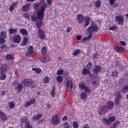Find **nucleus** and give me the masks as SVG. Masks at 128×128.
Masks as SVG:
<instances>
[{
  "instance_id": "obj_11",
  "label": "nucleus",
  "mask_w": 128,
  "mask_h": 128,
  "mask_svg": "<svg viewBox=\"0 0 128 128\" xmlns=\"http://www.w3.org/2000/svg\"><path fill=\"white\" fill-rule=\"evenodd\" d=\"M22 40V36L20 35H16L13 38V42L16 44H20Z\"/></svg>"
},
{
  "instance_id": "obj_59",
  "label": "nucleus",
  "mask_w": 128,
  "mask_h": 128,
  "mask_svg": "<svg viewBox=\"0 0 128 128\" xmlns=\"http://www.w3.org/2000/svg\"><path fill=\"white\" fill-rule=\"evenodd\" d=\"M47 2V5L48 6H52V0H46Z\"/></svg>"
},
{
  "instance_id": "obj_32",
  "label": "nucleus",
  "mask_w": 128,
  "mask_h": 128,
  "mask_svg": "<svg viewBox=\"0 0 128 128\" xmlns=\"http://www.w3.org/2000/svg\"><path fill=\"white\" fill-rule=\"evenodd\" d=\"M80 52H82V51H80V50L77 49V50H74L72 54H73V56H78V54H80Z\"/></svg>"
},
{
  "instance_id": "obj_47",
  "label": "nucleus",
  "mask_w": 128,
  "mask_h": 128,
  "mask_svg": "<svg viewBox=\"0 0 128 128\" xmlns=\"http://www.w3.org/2000/svg\"><path fill=\"white\" fill-rule=\"evenodd\" d=\"M38 16H36L34 15H33L32 17H31V20L33 22H35L36 20H38Z\"/></svg>"
},
{
  "instance_id": "obj_10",
  "label": "nucleus",
  "mask_w": 128,
  "mask_h": 128,
  "mask_svg": "<svg viewBox=\"0 0 128 128\" xmlns=\"http://www.w3.org/2000/svg\"><path fill=\"white\" fill-rule=\"evenodd\" d=\"M51 124L54 126H56V124H59L58 116L56 115L53 116L51 120Z\"/></svg>"
},
{
  "instance_id": "obj_43",
  "label": "nucleus",
  "mask_w": 128,
  "mask_h": 128,
  "mask_svg": "<svg viewBox=\"0 0 128 128\" xmlns=\"http://www.w3.org/2000/svg\"><path fill=\"white\" fill-rule=\"evenodd\" d=\"M43 80L45 84H48L50 82V78L48 76H46L45 78H44Z\"/></svg>"
},
{
  "instance_id": "obj_16",
  "label": "nucleus",
  "mask_w": 128,
  "mask_h": 128,
  "mask_svg": "<svg viewBox=\"0 0 128 128\" xmlns=\"http://www.w3.org/2000/svg\"><path fill=\"white\" fill-rule=\"evenodd\" d=\"M102 71V66H96L93 70L94 74H100V72Z\"/></svg>"
},
{
  "instance_id": "obj_51",
  "label": "nucleus",
  "mask_w": 128,
  "mask_h": 128,
  "mask_svg": "<svg viewBox=\"0 0 128 128\" xmlns=\"http://www.w3.org/2000/svg\"><path fill=\"white\" fill-rule=\"evenodd\" d=\"M128 90V86H124L122 89V92H126Z\"/></svg>"
},
{
  "instance_id": "obj_40",
  "label": "nucleus",
  "mask_w": 128,
  "mask_h": 128,
  "mask_svg": "<svg viewBox=\"0 0 128 128\" xmlns=\"http://www.w3.org/2000/svg\"><path fill=\"white\" fill-rule=\"evenodd\" d=\"M87 96H88V94L84 92L80 94L81 100H84V98H86Z\"/></svg>"
},
{
  "instance_id": "obj_1",
  "label": "nucleus",
  "mask_w": 128,
  "mask_h": 128,
  "mask_svg": "<svg viewBox=\"0 0 128 128\" xmlns=\"http://www.w3.org/2000/svg\"><path fill=\"white\" fill-rule=\"evenodd\" d=\"M87 32L89 35L82 40L83 42H86V40H90V38H92V32H98V26L96 24V23H92L91 26L88 28Z\"/></svg>"
},
{
  "instance_id": "obj_46",
  "label": "nucleus",
  "mask_w": 128,
  "mask_h": 128,
  "mask_svg": "<svg viewBox=\"0 0 128 128\" xmlns=\"http://www.w3.org/2000/svg\"><path fill=\"white\" fill-rule=\"evenodd\" d=\"M84 92H86V94H90V88L88 86H86L85 88L84 89Z\"/></svg>"
},
{
  "instance_id": "obj_27",
  "label": "nucleus",
  "mask_w": 128,
  "mask_h": 128,
  "mask_svg": "<svg viewBox=\"0 0 128 128\" xmlns=\"http://www.w3.org/2000/svg\"><path fill=\"white\" fill-rule=\"evenodd\" d=\"M0 80H4L6 78V75L5 72H0Z\"/></svg>"
},
{
  "instance_id": "obj_62",
  "label": "nucleus",
  "mask_w": 128,
  "mask_h": 128,
  "mask_svg": "<svg viewBox=\"0 0 128 128\" xmlns=\"http://www.w3.org/2000/svg\"><path fill=\"white\" fill-rule=\"evenodd\" d=\"M8 48V46H6V44H4L0 46V48H2V50H4V48Z\"/></svg>"
},
{
  "instance_id": "obj_9",
  "label": "nucleus",
  "mask_w": 128,
  "mask_h": 128,
  "mask_svg": "<svg viewBox=\"0 0 128 128\" xmlns=\"http://www.w3.org/2000/svg\"><path fill=\"white\" fill-rule=\"evenodd\" d=\"M22 82L24 86H30L34 84L32 80H30V79H25Z\"/></svg>"
},
{
  "instance_id": "obj_7",
  "label": "nucleus",
  "mask_w": 128,
  "mask_h": 128,
  "mask_svg": "<svg viewBox=\"0 0 128 128\" xmlns=\"http://www.w3.org/2000/svg\"><path fill=\"white\" fill-rule=\"evenodd\" d=\"M38 35L40 40H44L46 38V34H44V30L41 28L38 29Z\"/></svg>"
},
{
  "instance_id": "obj_45",
  "label": "nucleus",
  "mask_w": 128,
  "mask_h": 128,
  "mask_svg": "<svg viewBox=\"0 0 128 128\" xmlns=\"http://www.w3.org/2000/svg\"><path fill=\"white\" fill-rule=\"evenodd\" d=\"M72 126L74 128H78V122H72Z\"/></svg>"
},
{
  "instance_id": "obj_23",
  "label": "nucleus",
  "mask_w": 128,
  "mask_h": 128,
  "mask_svg": "<svg viewBox=\"0 0 128 128\" xmlns=\"http://www.w3.org/2000/svg\"><path fill=\"white\" fill-rule=\"evenodd\" d=\"M0 36L1 38H8V32L6 31H2L0 33Z\"/></svg>"
},
{
  "instance_id": "obj_20",
  "label": "nucleus",
  "mask_w": 128,
  "mask_h": 128,
  "mask_svg": "<svg viewBox=\"0 0 128 128\" xmlns=\"http://www.w3.org/2000/svg\"><path fill=\"white\" fill-rule=\"evenodd\" d=\"M34 102H36V99L32 98L31 100L26 102V103L25 104V107L28 108L30 106V104H34Z\"/></svg>"
},
{
  "instance_id": "obj_39",
  "label": "nucleus",
  "mask_w": 128,
  "mask_h": 128,
  "mask_svg": "<svg viewBox=\"0 0 128 128\" xmlns=\"http://www.w3.org/2000/svg\"><path fill=\"white\" fill-rule=\"evenodd\" d=\"M114 50L117 52H122V48H120V47L118 46H114Z\"/></svg>"
},
{
  "instance_id": "obj_38",
  "label": "nucleus",
  "mask_w": 128,
  "mask_h": 128,
  "mask_svg": "<svg viewBox=\"0 0 128 128\" xmlns=\"http://www.w3.org/2000/svg\"><path fill=\"white\" fill-rule=\"evenodd\" d=\"M56 86H52V90H51V96L52 98H54L56 96V92H54V91L56 90Z\"/></svg>"
},
{
  "instance_id": "obj_61",
  "label": "nucleus",
  "mask_w": 128,
  "mask_h": 128,
  "mask_svg": "<svg viewBox=\"0 0 128 128\" xmlns=\"http://www.w3.org/2000/svg\"><path fill=\"white\" fill-rule=\"evenodd\" d=\"M92 56L93 58H94V60H96V58H98V54H92Z\"/></svg>"
},
{
  "instance_id": "obj_64",
  "label": "nucleus",
  "mask_w": 128,
  "mask_h": 128,
  "mask_svg": "<svg viewBox=\"0 0 128 128\" xmlns=\"http://www.w3.org/2000/svg\"><path fill=\"white\" fill-rule=\"evenodd\" d=\"M84 128H90V126H88V124H85L84 126Z\"/></svg>"
},
{
  "instance_id": "obj_54",
  "label": "nucleus",
  "mask_w": 128,
  "mask_h": 128,
  "mask_svg": "<svg viewBox=\"0 0 128 128\" xmlns=\"http://www.w3.org/2000/svg\"><path fill=\"white\" fill-rule=\"evenodd\" d=\"M120 99H118V98H115V104H117L118 106H120Z\"/></svg>"
},
{
  "instance_id": "obj_14",
  "label": "nucleus",
  "mask_w": 128,
  "mask_h": 128,
  "mask_svg": "<svg viewBox=\"0 0 128 128\" xmlns=\"http://www.w3.org/2000/svg\"><path fill=\"white\" fill-rule=\"evenodd\" d=\"M110 110H112L114 108V102L112 100H108L107 102V106H106Z\"/></svg>"
},
{
  "instance_id": "obj_60",
  "label": "nucleus",
  "mask_w": 128,
  "mask_h": 128,
  "mask_svg": "<svg viewBox=\"0 0 128 128\" xmlns=\"http://www.w3.org/2000/svg\"><path fill=\"white\" fill-rule=\"evenodd\" d=\"M120 44H122V46H126V43L124 41H120Z\"/></svg>"
},
{
  "instance_id": "obj_28",
  "label": "nucleus",
  "mask_w": 128,
  "mask_h": 128,
  "mask_svg": "<svg viewBox=\"0 0 128 128\" xmlns=\"http://www.w3.org/2000/svg\"><path fill=\"white\" fill-rule=\"evenodd\" d=\"M41 52L42 56H46L48 53V50H46V46H44L41 49Z\"/></svg>"
},
{
  "instance_id": "obj_42",
  "label": "nucleus",
  "mask_w": 128,
  "mask_h": 128,
  "mask_svg": "<svg viewBox=\"0 0 128 128\" xmlns=\"http://www.w3.org/2000/svg\"><path fill=\"white\" fill-rule=\"evenodd\" d=\"M120 124V121H116V122L110 128H116V126Z\"/></svg>"
},
{
  "instance_id": "obj_21",
  "label": "nucleus",
  "mask_w": 128,
  "mask_h": 128,
  "mask_svg": "<svg viewBox=\"0 0 128 128\" xmlns=\"http://www.w3.org/2000/svg\"><path fill=\"white\" fill-rule=\"evenodd\" d=\"M28 37L25 36L21 42V46H24L28 44Z\"/></svg>"
},
{
  "instance_id": "obj_3",
  "label": "nucleus",
  "mask_w": 128,
  "mask_h": 128,
  "mask_svg": "<svg viewBox=\"0 0 128 128\" xmlns=\"http://www.w3.org/2000/svg\"><path fill=\"white\" fill-rule=\"evenodd\" d=\"M26 54V56L28 58H34V56H36V52L34 51V47L32 46H30Z\"/></svg>"
},
{
  "instance_id": "obj_26",
  "label": "nucleus",
  "mask_w": 128,
  "mask_h": 128,
  "mask_svg": "<svg viewBox=\"0 0 128 128\" xmlns=\"http://www.w3.org/2000/svg\"><path fill=\"white\" fill-rule=\"evenodd\" d=\"M17 4L16 2H14L10 6V8H9V10L10 12H14V10L16 8V6Z\"/></svg>"
},
{
  "instance_id": "obj_6",
  "label": "nucleus",
  "mask_w": 128,
  "mask_h": 128,
  "mask_svg": "<svg viewBox=\"0 0 128 128\" xmlns=\"http://www.w3.org/2000/svg\"><path fill=\"white\" fill-rule=\"evenodd\" d=\"M37 16L39 20V21H37L36 22V26L38 28V30H39V28H40V27L42 26V18H44V14H43L42 16H40V17H39L38 13L37 12Z\"/></svg>"
},
{
  "instance_id": "obj_29",
  "label": "nucleus",
  "mask_w": 128,
  "mask_h": 128,
  "mask_svg": "<svg viewBox=\"0 0 128 128\" xmlns=\"http://www.w3.org/2000/svg\"><path fill=\"white\" fill-rule=\"evenodd\" d=\"M85 24L84 25V26H85V28H86V26H88V24H90V18L89 16H86L85 18Z\"/></svg>"
},
{
  "instance_id": "obj_50",
  "label": "nucleus",
  "mask_w": 128,
  "mask_h": 128,
  "mask_svg": "<svg viewBox=\"0 0 128 128\" xmlns=\"http://www.w3.org/2000/svg\"><path fill=\"white\" fill-rule=\"evenodd\" d=\"M103 122H106V124H110V122L109 119H107L106 118H103Z\"/></svg>"
},
{
  "instance_id": "obj_48",
  "label": "nucleus",
  "mask_w": 128,
  "mask_h": 128,
  "mask_svg": "<svg viewBox=\"0 0 128 128\" xmlns=\"http://www.w3.org/2000/svg\"><path fill=\"white\" fill-rule=\"evenodd\" d=\"M8 106L10 108L12 109L14 108V102H9Z\"/></svg>"
},
{
  "instance_id": "obj_55",
  "label": "nucleus",
  "mask_w": 128,
  "mask_h": 128,
  "mask_svg": "<svg viewBox=\"0 0 128 128\" xmlns=\"http://www.w3.org/2000/svg\"><path fill=\"white\" fill-rule=\"evenodd\" d=\"M32 70H35L37 74H40V72H42V70L40 68H38L37 69L36 68H33Z\"/></svg>"
},
{
  "instance_id": "obj_56",
  "label": "nucleus",
  "mask_w": 128,
  "mask_h": 128,
  "mask_svg": "<svg viewBox=\"0 0 128 128\" xmlns=\"http://www.w3.org/2000/svg\"><path fill=\"white\" fill-rule=\"evenodd\" d=\"M62 127L64 128H70V125L68 124V122H66L62 124Z\"/></svg>"
},
{
  "instance_id": "obj_2",
  "label": "nucleus",
  "mask_w": 128,
  "mask_h": 128,
  "mask_svg": "<svg viewBox=\"0 0 128 128\" xmlns=\"http://www.w3.org/2000/svg\"><path fill=\"white\" fill-rule=\"evenodd\" d=\"M40 4H41L42 6L39 8L38 10L37 11V12L38 13V16H39V18L44 16L46 8H48V4L44 0H40Z\"/></svg>"
},
{
  "instance_id": "obj_33",
  "label": "nucleus",
  "mask_w": 128,
  "mask_h": 128,
  "mask_svg": "<svg viewBox=\"0 0 128 128\" xmlns=\"http://www.w3.org/2000/svg\"><path fill=\"white\" fill-rule=\"evenodd\" d=\"M24 128H32V124L30 122H27L24 125Z\"/></svg>"
},
{
  "instance_id": "obj_15",
  "label": "nucleus",
  "mask_w": 128,
  "mask_h": 128,
  "mask_svg": "<svg viewBox=\"0 0 128 128\" xmlns=\"http://www.w3.org/2000/svg\"><path fill=\"white\" fill-rule=\"evenodd\" d=\"M0 118L3 122H6L8 120V116L2 111L0 110Z\"/></svg>"
},
{
  "instance_id": "obj_63",
  "label": "nucleus",
  "mask_w": 128,
  "mask_h": 128,
  "mask_svg": "<svg viewBox=\"0 0 128 128\" xmlns=\"http://www.w3.org/2000/svg\"><path fill=\"white\" fill-rule=\"evenodd\" d=\"M110 4L111 6H112L114 4V0H110Z\"/></svg>"
},
{
  "instance_id": "obj_31",
  "label": "nucleus",
  "mask_w": 128,
  "mask_h": 128,
  "mask_svg": "<svg viewBox=\"0 0 128 128\" xmlns=\"http://www.w3.org/2000/svg\"><path fill=\"white\" fill-rule=\"evenodd\" d=\"M118 72L116 70H114L111 73L110 76L112 78H118Z\"/></svg>"
},
{
  "instance_id": "obj_8",
  "label": "nucleus",
  "mask_w": 128,
  "mask_h": 128,
  "mask_svg": "<svg viewBox=\"0 0 128 128\" xmlns=\"http://www.w3.org/2000/svg\"><path fill=\"white\" fill-rule=\"evenodd\" d=\"M24 84L23 82L21 83H18L17 86H15L14 87V90H17L18 92H22L24 88Z\"/></svg>"
},
{
  "instance_id": "obj_34",
  "label": "nucleus",
  "mask_w": 128,
  "mask_h": 128,
  "mask_svg": "<svg viewBox=\"0 0 128 128\" xmlns=\"http://www.w3.org/2000/svg\"><path fill=\"white\" fill-rule=\"evenodd\" d=\"M96 7L98 8H100V6H102V1L100 0H98L95 2Z\"/></svg>"
},
{
  "instance_id": "obj_12",
  "label": "nucleus",
  "mask_w": 128,
  "mask_h": 128,
  "mask_svg": "<svg viewBox=\"0 0 128 128\" xmlns=\"http://www.w3.org/2000/svg\"><path fill=\"white\" fill-rule=\"evenodd\" d=\"M115 20L118 22V24H124V17L122 16H116Z\"/></svg>"
},
{
  "instance_id": "obj_53",
  "label": "nucleus",
  "mask_w": 128,
  "mask_h": 128,
  "mask_svg": "<svg viewBox=\"0 0 128 128\" xmlns=\"http://www.w3.org/2000/svg\"><path fill=\"white\" fill-rule=\"evenodd\" d=\"M108 120H109L110 122H114V120H116V118L114 116H112L109 118Z\"/></svg>"
},
{
  "instance_id": "obj_13",
  "label": "nucleus",
  "mask_w": 128,
  "mask_h": 128,
  "mask_svg": "<svg viewBox=\"0 0 128 128\" xmlns=\"http://www.w3.org/2000/svg\"><path fill=\"white\" fill-rule=\"evenodd\" d=\"M42 118V114L40 113H38L32 116V119L33 120H35V121L40 120Z\"/></svg>"
},
{
  "instance_id": "obj_37",
  "label": "nucleus",
  "mask_w": 128,
  "mask_h": 128,
  "mask_svg": "<svg viewBox=\"0 0 128 128\" xmlns=\"http://www.w3.org/2000/svg\"><path fill=\"white\" fill-rule=\"evenodd\" d=\"M114 96H116V98H118V99H122V94L120 93V92H116L114 94Z\"/></svg>"
},
{
  "instance_id": "obj_30",
  "label": "nucleus",
  "mask_w": 128,
  "mask_h": 128,
  "mask_svg": "<svg viewBox=\"0 0 128 128\" xmlns=\"http://www.w3.org/2000/svg\"><path fill=\"white\" fill-rule=\"evenodd\" d=\"M20 34H22L23 36H28V30L24 28H22L20 30Z\"/></svg>"
},
{
  "instance_id": "obj_5",
  "label": "nucleus",
  "mask_w": 128,
  "mask_h": 128,
  "mask_svg": "<svg viewBox=\"0 0 128 128\" xmlns=\"http://www.w3.org/2000/svg\"><path fill=\"white\" fill-rule=\"evenodd\" d=\"M108 110H110L108 109V106H104L100 107L98 114L102 116V114H106L108 112Z\"/></svg>"
},
{
  "instance_id": "obj_24",
  "label": "nucleus",
  "mask_w": 128,
  "mask_h": 128,
  "mask_svg": "<svg viewBox=\"0 0 128 128\" xmlns=\"http://www.w3.org/2000/svg\"><path fill=\"white\" fill-rule=\"evenodd\" d=\"M77 20H78V24H82L84 21V16L82 14H79L77 16Z\"/></svg>"
},
{
  "instance_id": "obj_4",
  "label": "nucleus",
  "mask_w": 128,
  "mask_h": 128,
  "mask_svg": "<svg viewBox=\"0 0 128 128\" xmlns=\"http://www.w3.org/2000/svg\"><path fill=\"white\" fill-rule=\"evenodd\" d=\"M92 62H88L82 71V74L86 76V74H90V70H88V68H92Z\"/></svg>"
},
{
  "instance_id": "obj_17",
  "label": "nucleus",
  "mask_w": 128,
  "mask_h": 128,
  "mask_svg": "<svg viewBox=\"0 0 128 128\" xmlns=\"http://www.w3.org/2000/svg\"><path fill=\"white\" fill-rule=\"evenodd\" d=\"M30 4L27 3L26 5H24L22 6V10L23 12H28L30 10Z\"/></svg>"
},
{
  "instance_id": "obj_19",
  "label": "nucleus",
  "mask_w": 128,
  "mask_h": 128,
  "mask_svg": "<svg viewBox=\"0 0 128 128\" xmlns=\"http://www.w3.org/2000/svg\"><path fill=\"white\" fill-rule=\"evenodd\" d=\"M40 62L42 64H46V62H50V56H46L45 57L42 58L40 59Z\"/></svg>"
},
{
  "instance_id": "obj_35",
  "label": "nucleus",
  "mask_w": 128,
  "mask_h": 128,
  "mask_svg": "<svg viewBox=\"0 0 128 128\" xmlns=\"http://www.w3.org/2000/svg\"><path fill=\"white\" fill-rule=\"evenodd\" d=\"M86 84L84 82H81L80 83L79 88L80 90H84L86 88Z\"/></svg>"
},
{
  "instance_id": "obj_57",
  "label": "nucleus",
  "mask_w": 128,
  "mask_h": 128,
  "mask_svg": "<svg viewBox=\"0 0 128 128\" xmlns=\"http://www.w3.org/2000/svg\"><path fill=\"white\" fill-rule=\"evenodd\" d=\"M6 42V40L4 38H0V44L2 46Z\"/></svg>"
},
{
  "instance_id": "obj_49",
  "label": "nucleus",
  "mask_w": 128,
  "mask_h": 128,
  "mask_svg": "<svg viewBox=\"0 0 128 128\" xmlns=\"http://www.w3.org/2000/svg\"><path fill=\"white\" fill-rule=\"evenodd\" d=\"M23 16L25 18L28 20H30V15H28V13H25Z\"/></svg>"
},
{
  "instance_id": "obj_25",
  "label": "nucleus",
  "mask_w": 128,
  "mask_h": 128,
  "mask_svg": "<svg viewBox=\"0 0 128 128\" xmlns=\"http://www.w3.org/2000/svg\"><path fill=\"white\" fill-rule=\"evenodd\" d=\"M9 34L10 35L14 34H16L18 32V28H10L8 30Z\"/></svg>"
},
{
  "instance_id": "obj_18",
  "label": "nucleus",
  "mask_w": 128,
  "mask_h": 128,
  "mask_svg": "<svg viewBox=\"0 0 128 128\" xmlns=\"http://www.w3.org/2000/svg\"><path fill=\"white\" fill-rule=\"evenodd\" d=\"M66 88L68 92H70L72 90V80H69L68 82Z\"/></svg>"
},
{
  "instance_id": "obj_36",
  "label": "nucleus",
  "mask_w": 128,
  "mask_h": 128,
  "mask_svg": "<svg viewBox=\"0 0 128 128\" xmlns=\"http://www.w3.org/2000/svg\"><path fill=\"white\" fill-rule=\"evenodd\" d=\"M40 4V3L39 2H36L35 4L33 5V8H34V10H38V8Z\"/></svg>"
},
{
  "instance_id": "obj_22",
  "label": "nucleus",
  "mask_w": 128,
  "mask_h": 128,
  "mask_svg": "<svg viewBox=\"0 0 128 128\" xmlns=\"http://www.w3.org/2000/svg\"><path fill=\"white\" fill-rule=\"evenodd\" d=\"M8 70V66L6 64H3L0 68V72H4Z\"/></svg>"
},
{
  "instance_id": "obj_41",
  "label": "nucleus",
  "mask_w": 128,
  "mask_h": 128,
  "mask_svg": "<svg viewBox=\"0 0 128 128\" xmlns=\"http://www.w3.org/2000/svg\"><path fill=\"white\" fill-rule=\"evenodd\" d=\"M6 60H14V56L10 54L6 55Z\"/></svg>"
},
{
  "instance_id": "obj_44",
  "label": "nucleus",
  "mask_w": 128,
  "mask_h": 128,
  "mask_svg": "<svg viewBox=\"0 0 128 128\" xmlns=\"http://www.w3.org/2000/svg\"><path fill=\"white\" fill-rule=\"evenodd\" d=\"M56 80L58 82H59V84L62 83V77L60 76H59L57 77L56 78Z\"/></svg>"
},
{
  "instance_id": "obj_52",
  "label": "nucleus",
  "mask_w": 128,
  "mask_h": 128,
  "mask_svg": "<svg viewBox=\"0 0 128 128\" xmlns=\"http://www.w3.org/2000/svg\"><path fill=\"white\" fill-rule=\"evenodd\" d=\"M109 30H118V26H112Z\"/></svg>"
},
{
  "instance_id": "obj_58",
  "label": "nucleus",
  "mask_w": 128,
  "mask_h": 128,
  "mask_svg": "<svg viewBox=\"0 0 128 128\" xmlns=\"http://www.w3.org/2000/svg\"><path fill=\"white\" fill-rule=\"evenodd\" d=\"M64 74V70H60L57 72V74L58 76H60V74Z\"/></svg>"
}]
</instances>
